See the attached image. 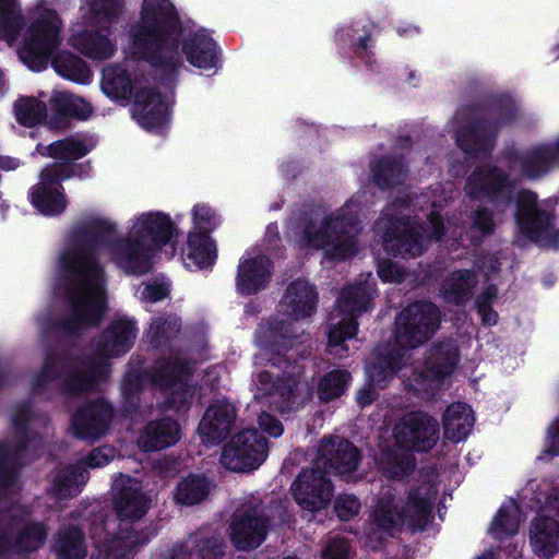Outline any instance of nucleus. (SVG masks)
I'll list each match as a JSON object with an SVG mask.
<instances>
[{"label": "nucleus", "instance_id": "nucleus-1", "mask_svg": "<svg viewBox=\"0 0 559 559\" xmlns=\"http://www.w3.org/2000/svg\"><path fill=\"white\" fill-rule=\"evenodd\" d=\"M128 38L132 59L159 71L158 82L166 90H174L178 83L181 55L203 71L215 73L222 66L219 46L205 28L183 36L182 21L170 0L145 1L139 19L129 27Z\"/></svg>", "mask_w": 559, "mask_h": 559}, {"label": "nucleus", "instance_id": "nucleus-2", "mask_svg": "<svg viewBox=\"0 0 559 559\" xmlns=\"http://www.w3.org/2000/svg\"><path fill=\"white\" fill-rule=\"evenodd\" d=\"M72 239V248L62 252L64 266L100 285L102 289L106 276L97 255L99 247L108 248L116 265L128 275L142 276L153 269L154 248L134 235L118 238L116 224L107 219L90 221L73 231Z\"/></svg>", "mask_w": 559, "mask_h": 559}, {"label": "nucleus", "instance_id": "nucleus-3", "mask_svg": "<svg viewBox=\"0 0 559 559\" xmlns=\"http://www.w3.org/2000/svg\"><path fill=\"white\" fill-rule=\"evenodd\" d=\"M321 209L314 204H302L294 213L293 224L302 233L309 248H322L328 259L344 261L356 254L359 219L347 213L321 219Z\"/></svg>", "mask_w": 559, "mask_h": 559}, {"label": "nucleus", "instance_id": "nucleus-4", "mask_svg": "<svg viewBox=\"0 0 559 559\" xmlns=\"http://www.w3.org/2000/svg\"><path fill=\"white\" fill-rule=\"evenodd\" d=\"M433 502L428 488L415 487L407 492L406 500L400 504L391 493L381 497L373 511L372 523L376 528L369 534L370 542L383 547L386 536L395 537L407 524L412 533L424 532L432 516Z\"/></svg>", "mask_w": 559, "mask_h": 559}, {"label": "nucleus", "instance_id": "nucleus-5", "mask_svg": "<svg viewBox=\"0 0 559 559\" xmlns=\"http://www.w3.org/2000/svg\"><path fill=\"white\" fill-rule=\"evenodd\" d=\"M60 267L70 281L66 288V299L71 314L53 319L50 328L64 336H80L86 328L99 325L107 310L106 292L100 285L88 282L86 276L66 267L62 253Z\"/></svg>", "mask_w": 559, "mask_h": 559}, {"label": "nucleus", "instance_id": "nucleus-6", "mask_svg": "<svg viewBox=\"0 0 559 559\" xmlns=\"http://www.w3.org/2000/svg\"><path fill=\"white\" fill-rule=\"evenodd\" d=\"M255 336L259 346L267 355L269 365L282 371L283 389L293 394L305 371L301 364L304 356L296 348L298 334L294 323L271 317L259 325Z\"/></svg>", "mask_w": 559, "mask_h": 559}, {"label": "nucleus", "instance_id": "nucleus-7", "mask_svg": "<svg viewBox=\"0 0 559 559\" xmlns=\"http://www.w3.org/2000/svg\"><path fill=\"white\" fill-rule=\"evenodd\" d=\"M459 349L451 342H439L429 350L424 364L413 369L405 385L414 396L431 401L436 397L447 377L459 364Z\"/></svg>", "mask_w": 559, "mask_h": 559}, {"label": "nucleus", "instance_id": "nucleus-8", "mask_svg": "<svg viewBox=\"0 0 559 559\" xmlns=\"http://www.w3.org/2000/svg\"><path fill=\"white\" fill-rule=\"evenodd\" d=\"M192 376L190 362L179 356L160 357L150 371L152 383L166 395L165 406L178 414L191 408L194 388L189 380Z\"/></svg>", "mask_w": 559, "mask_h": 559}, {"label": "nucleus", "instance_id": "nucleus-9", "mask_svg": "<svg viewBox=\"0 0 559 559\" xmlns=\"http://www.w3.org/2000/svg\"><path fill=\"white\" fill-rule=\"evenodd\" d=\"M61 22L55 11L41 14L26 28L21 47L20 59L32 70L41 71L57 55L61 45Z\"/></svg>", "mask_w": 559, "mask_h": 559}, {"label": "nucleus", "instance_id": "nucleus-10", "mask_svg": "<svg viewBox=\"0 0 559 559\" xmlns=\"http://www.w3.org/2000/svg\"><path fill=\"white\" fill-rule=\"evenodd\" d=\"M515 223L520 233L539 247L559 249V228L552 211L542 209L537 194L528 189L518 192L515 199Z\"/></svg>", "mask_w": 559, "mask_h": 559}, {"label": "nucleus", "instance_id": "nucleus-11", "mask_svg": "<svg viewBox=\"0 0 559 559\" xmlns=\"http://www.w3.org/2000/svg\"><path fill=\"white\" fill-rule=\"evenodd\" d=\"M441 312L431 301H415L395 318V346L401 350L417 348L428 342L439 329Z\"/></svg>", "mask_w": 559, "mask_h": 559}, {"label": "nucleus", "instance_id": "nucleus-12", "mask_svg": "<svg viewBox=\"0 0 559 559\" xmlns=\"http://www.w3.org/2000/svg\"><path fill=\"white\" fill-rule=\"evenodd\" d=\"M515 190V179L492 163L476 166L465 183V192L471 200H486L500 212L513 204Z\"/></svg>", "mask_w": 559, "mask_h": 559}, {"label": "nucleus", "instance_id": "nucleus-13", "mask_svg": "<svg viewBox=\"0 0 559 559\" xmlns=\"http://www.w3.org/2000/svg\"><path fill=\"white\" fill-rule=\"evenodd\" d=\"M376 227L381 233L383 249L392 257L409 260L425 252V226L415 225L409 216L385 214Z\"/></svg>", "mask_w": 559, "mask_h": 559}, {"label": "nucleus", "instance_id": "nucleus-14", "mask_svg": "<svg viewBox=\"0 0 559 559\" xmlns=\"http://www.w3.org/2000/svg\"><path fill=\"white\" fill-rule=\"evenodd\" d=\"M337 307L344 317L329 330L328 346L330 348L341 347L346 340L357 335V318L372 308L370 288L364 283L344 287L337 298Z\"/></svg>", "mask_w": 559, "mask_h": 559}, {"label": "nucleus", "instance_id": "nucleus-15", "mask_svg": "<svg viewBox=\"0 0 559 559\" xmlns=\"http://www.w3.org/2000/svg\"><path fill=\"white\" fill-rule=\"evenodd\" d=\"M267 438L257 428L237 432L223 448L221 462L233 472L257 469L266 459Z\"/></svg>", "mask_w": 559, "mask_h": 559}, {"label": "nucleus", "instance_id": "nucleus-16", "mask_svg": "<svg viewBox=\"0 0 559 559\" xmlns=\"http://www.w3.org/2000/svg\"><path fill=\"white\" fill-rule=\"evenodd\" d=\"M271 525L272 518L260 503H245L229 524L230 542L239 551L254 550L266 539Z\"/></svg>", "mask_w": 559, "mask_h": 559}, {"label": "nucleus", "instance_id": "nucleus-17", "mask_svg": "<svg viewBox=\"0 0 559 559\" xmlns=\"http://www.w3.org/2000/svg\"><path fill=\"white\" fill-rule=\"evenodd\" d=\"M292 495L301 508L302 519L311 520L314 512L325 509L333 497L334 486L329 473L321 468L302 469L293 481Z\"/></svg>", "mask_w": 559, "mask_h": 559}, {"label": "nucleus", "instance_id": "nucleus-18", "mask_svg": "<svg viewBox=\"0 0 559 559\" xmlns=\"http://www.w3.org/2000/svg\"><path fill=\"white\" fill-rule=\"evenodd\" d=\"M439 432L437 419L423 412H411L395 424L393 437L404 450L428 452L439 440Z\"/></svg>", "mask_w": 559, "mask_h": 559}, {"label": "nucleus", "instance_id": "nucleus-19", "mask_svg": "<svg viewBox=\"0 0 559 559\" xmlns=\"http://www.w3.org/2000/svg\"><path fill=\"white\" fill-rule=\"evenodd\" d=\"M114 416V406L105 397L87 401L71 416L73 436L80 440L96 442L107 435Z\"/></svg>", "mask_w": 559, "mask_h": 559}, {"label": "nucleus", "instance_id": "nucleus-20", "mask_svg": "<svg viewBox=\"0 0 559 559\" xmlns=\"http://www.w3.org/2000/svg\"><path fill=\"white\" fill-rule=\"evenodd\" d=\"M508 158L519 167L524 179L530 181L544 179L559 167V135L554 141L512 153Z\"/></svg>", "mask_w": 559, "mask_h": 559}, {"label": "nucleus", "instance_id": "nucleus-21", "mask_svg": "<svg viewBox=\"0 0 559 559\" xmlns=\"http://www.w3.org/2000/svg\"><path fill=\"white\" fill-rule=\"evenodd\" d=\"M132 234L154 248L155 252L167 246L170 247V257L176 252L178 228L167 213H143L134 224Z\"/></svg>", "mask_w": 559, "mask_h": 559}, {"label": "nucleus", "instance_id": "nucleus-22", "mask_svg": "<svg viewBox=\"0 0 559 559\" xmlns=\"http://www.w3.org/2000/svg\"><path fill=\"white\" fill-rule=\"evenodd\" d=\"M238 411L227 399H214L199 424V433L206 443L219 444L235 428Z\"/></svg>", "mask_w": 559, "mask_h": 559}, {"label": "nucleus", "instance_id": "nucleus-23", "mask_svg": "<svg viewBox=\"0 0 559 559\" xmlns=\"http://www.w3.org/2000/svg\"><path fill=\"white\" fill-rule=\"evenodd\" d=\"M499 131L487 117H476L463 126L456 133L457 146L473 157L491 155Z\"/></svg>", "mask_w": 559, "mask_h": 559}, {"label": "nucleus", "instance_id": "nucleus-24", "mask_svg": "<svg viewBox=\"0 0 559 559\" xmlns=\"http://www.w3.org/2000/svg\"><path fill=\"white\" fill-rule=\"evenodd\" d=\"M133 117L145 130L158 133L170 119L165 96L155 87H143L134 95Z\"/></svg>", "mask_w": 559, "mask_h": 559}, {"label": "nucleus", "instance_id": "nucleus-25", "mask_svg": "<svg viewBox=\"0 0 559 559\" xmlns=\"http://www.w3.org/2000/svg\"><path fill=\"white\" fill-rule=\"evenodd\" d=\"M318 453L326 466L342 476L356 472L361 461L360 450L349 440L338 436L321 439Z\"/></svg>", "mask_w": 559, "mask_h": 559}, {"label": "nucleus", "instance_id": "nucleus-26", "mask_svg": "<svg viewBox=\"0 0 559 559\" xmlns=\"http://www.w3.org/2000/svg\"><path fill=\"white\" fill-rule=\"evenodd\" d=\"M136 335L134 320L127 317L114 319L100 333L96 350L105 357H121L133 347Z\"/></svg>", "mask_w": 559, "mask_h": 559}, {"label": "nucleus", "instance_id": "nucleus-27", "mask_svg": "<svg viewBox=\"0 0 559 559\" xmlns=\"http://www.w3.org/2000/svg\"><path fill=\"white\" fill-rule=\"evenodd\" d=\"M274 263L265 254L240 259L236 288L241 296H252L265 289L273 275Z\"/></svg>", "mask_w": 559, "mask_h": 559}, {"label": "nucleus", "instance_id": "nucleus-28", "mask_svg": "<svg viewBox=\"0 0 559 559\" xmlns=\"http://www.w3.org/2000/svg\"><path fill=\"white\" fill-rule=\"evenodd\" d=\"M112 502L116 514L122 522H134L142 519L150 508V501L141 487L130 477L120 487H117Z\"/></svg>", "mask_w": 559, "mask_h": 559}, {"label": "nucleus", "instance_id": "nucleus-29", "mask_svg": "<svg viewBox=\"0 0 559 559\" xmlns=\"http://www.w3.org/2000/svg\"><path fill=\"white\" fill-rule=\"evenodd\" d=\"M318 301L316 286L300 278L290 282L283 296L287 313L296 321L312 316L317 311Z\"/></svg>", "mask_w": 559, "mask_h": 559}, {"label": "nucleus", "instance_id": "nucleus-30", "mask_svg": "<svg viewBox=\"0 0 559 559\" xmlns=\"http://www.w3.org/2000/svg\"><path fill=\"white\" fill-rule=\"evenodd\" d=\"M181 438L179 423L171 417H162L148 421L141 435L144 451L154 452L176 444Z\"/></svg>", "mask_w": 559, "mask_h": 559}, {"label": "nucleus", "instance_id": "nucleus-31", "mask_svg": "<svg viewBox=\"0 0 559 559\" xmlns=\"http://www.w3.org/2000/svg\"><path fill=\"white\" fill-rule=\"evenodd\" d=\"M403 357L404 354L396 346L378 348L372 361L366 367L368 380L379 389L386 388L388 383L401 370Z\"/></svg>", "mask_w": 559, "mask_h": 559}, {"label": "nucleus", "instance_id": "nucleus-32", "mask_svg": "<svg viewBox=\"0 0 559 559\" xmlns=\"http://www.w3.org/2000/svg\"><path fill=\"white\" fill-rule=\"evenodd\" d=\"M530 542L539 557H554L559 551V522L546 515L534 518L530 528Z\"/></svg>", "mask_w": 559, "mask_h": 559}, {"label": "nucleus", "instance_id": "nucleus-33", "mask_svg": "<svg viewBox=\"0 0 559 559\" xmlns=\"http://www.w3.org/2000/svg\"><path fill=\"white\" fill-rule=\"evenodd\" d=\"M182 259L189 269L203 270L213 266L217 259L215 240L207 234L190 231L182 250Z\"/></svg>", "mask_w": 559, "mask_h": 559}, {"label": "nucleus", "instance_id": "nucleus-34", "mask_svg": "<svg viewBox=\"0 0 559 559\" xmlns=\"http://www.w3.org/2000/svg\"><path fill=\"white\" fill-rule=\"evenodd\" d=\"M408 165L402 155H385L371 165L373 182L382 190L403 185L408 177Z\"/></svg>", "mask_w": 559, "mask_h": 559}, {"label": "nucleus", "instance_id": "nucleus-35", "mask_svg": "<svg viewBox=\"0 0 559 559\" xmlns=\"http://www.w3.org/2000/svg\"><path fill=\"white\" fill-rule=\"evenodd\" d=\"M31 204L45 216H59L68 205L64 188L38 182L29 189Z\"/></svg>", "mask_w": 559, "mask_h": 559}, {"label": "nucleus", "instance_id": "nucleus-36", "mask_svg": "<svg viewBox=\"0 0 559 559\" xmlns=\"http://www.w3.org/2000/svg\"><path fill=\"white\" fill-rule=\"evenodd\" d=\"M71 43L83 56L93 60H107L116 51V45L111 39L107 35L94 29H84L73 35Z\"/></svg>", "mask_w": 559, "mask_h": 559}, {"label": "nucleus", "instance_id": "nucleus-37", "mask_svg": "<svg viewBox=\"0 0 559 559\" xmlns=\"http://www.w3.org/2000/svg\"><path fill=\"white\" fill-rule=\"evenodd\" d=\"M52 550L56 559H85L87 547L83 531L75 525L60 528L55 535Z\"/></svg>", "mask_w": 559, "mask_h": 559}, {"label": "nucleus", "instance_id": "nucleus-38", "mask_svg": "<svg viewBox=\"0 0 559 559\" xmlns=\"http://www.w3.org/2000/svg\"><path fill=\"white\" fill-rule=\"evenodd\" d=\"M473 421L471 409L465 403H452L442 416L444 436L452 442H460L469 435Z\"/></svg>", "mask_w": 559, "mask_h": 559}, {"label": "nucleus", "instance_id": "nucleus-39", "mask_svg": "<svg viewBox=\"0 0 559 559\" xmlns=\"http://www.w3.org/2000/svg\"><path fill=\"white\" fill-rule=\"evenodd\" d=\"M95 144L90 139L78 135H69L51 142L47 146V155L56 160L75 163L93 151Z\"/></svg>", "mask_w": 559, "mask_h": 559}, {"label": "nucleus", "instance_id": "nucleus-40", "mask_svg": "<svg viewBox=\"0 0 559 559\" xmlns=\"http://www.w3.org/2000/svg\"><path fill=\"white\" fill-rule=\"evenodd\" d=\"M210 493V483L204 475L189 474L176 485L174 500L177 504L191 507L204 501Z\"/></svg>", "mask_w": 559, "mask_h": 559}, {"label": "nucleus", "instance_id": "nucleus-41", "mask_svg": "<svg viewBox=\"0 0 559 559\" xmlns=\"http://www.w3.org/2000/svg\"><path fill=\"white\" fill-rule=\"evenodd\" d=\"M473 275L468 270L452 272L441 284L443 299L455 306H464L472 297Z\"/></svg>", "mask_w": 559, "mask_h": 559}, {"label": "nucleus", "instance_id": "nucleus-42", "mask_svg": "<svg viewBox=\"0 0 559 559\" xmlns=\"http://www.w3.org/2000/svg\"><path fill=\"white\" fill-rule=\"evenodd\" d=\"M48 527L44 522H26L13 537L14 552L26 555L38 551L46 543Z\"/></svg>", "mask_w": 559, "mask_h": 559}, {"label": "nucleus", "instance_id": "nucleus-43", "mask_svg": "<svg viewBox=\"0 0 559 559\" xmlns=\"http://www.w3.org/2000/svg\"><path fill=\"white\" fill-rule=\"evenodd\" d=\"M25 27L19 0H0V39L13 44Z\"/></svg>", "mask_w": 559, "mask_h": 559}, {"label": "nucleus", "instance_id": "nucleus-44", "mask_svg": "<svg viewBox=\"0 0 559 559\" xmlns=\"http://www.w3.org/2000/svg\"><path fill=\"white\" fill-rule=\"evenodd\" d=\"M55 71L62 78L76 83H87L92 78L88 64L70 51H60L52 58Z\"/></svg>", "mask_w": 559, "mask_h": 559}, {"label": "nucleus", "instance_id": "nucleus-45", "mask_svg": "<svg viewBox=\"0 0 559 559\" xmlns=\"http://www.w3.org/2000/svg\"><path fill=\"white\" fill-rule=\"evenodd\" d=\"M88 479V472L78 465H69L59 471L51 485L52 493L59 499L73 497L80 492L79 487L85 485Z\"/></svg>", "mask_w": 559, "mask_h": 559}, {"label": "nucleus", "instance_id": "nucleus-46", "mask_svg": "<svg viewBox=\"0 0 559 559\" xmlns=\"http://www.w3.org/2000/svg\"><path fill=\"white\" fill-rule=\"evenodd\" d=\"M91 169L90 163H66L63 160L55 162L47 165L40 171L41 182L60 188L63 187L62 182L73 177L83 178L88 175Z\"/></svg>", "mask_w": 559, "mask_h": 559}, {"label": "nucleus", "instance_id": "nucleus-47", "mask_svg": "<svg viewBox=\"0 0 559 559\" xmlns=\"http://www.w3.org/2000/svg\"><path fill=\"white\" fill-rule=\"evenodd\" d=\"M181 331V320L175 314H160L152 320L148 330L150 344L154 348L166 347Z\"/></svg>", "mask_w": 559, "mask_h": 559}, {"label": "nucleus", "instance_id": "nucleus-48", "mask_svg": "<svg viewBox=\"0 0 559 559\" xmlns=\"http://www.w3.org/2000/svg\"><path fill=\"white\" fill-rule=\"evenodd\" d=\"M409 452L413 451L404 450L396 444L386 447L380 455L382 469L394 478L409 475L415 468V461Z\"/></svg>", "mask_w": 559, "mask_h": 559}, {"label": "nucleus", "instance_id": "nucleus-49", "mask_svg": "<svg viewBox=\"0 0 559 559\" xmlns=\"http://www.w3.org/2000/svg\"><path fill=\"white\" fill-rule=\"evenodd\" d=\"M352 381V374L345 369H333L320 378L317 386L318 399L329 403L341 397Z\"/></svg>", "mask_w": 559, "mask_h": 559}, {"label": "nucleus", "instance_id": "nucleus-50", "mask_svg": "<svg viewBox=\"0 0 559 559\" xmlns=\"http://www.w3.org/2000/svg\"><path fill=\"white\" fill-rule=\"evenodd\" d=\"M17 122L26 128L44 123L47 119V106L36 97H21L14 103Z\"/></svg>", "mask_w": 559, "mask_h": 559}, {"label": "nucleus", "instance_id": "nucleus-51", "mask_svg": "<svg viewBox=\"0 0 559 559\" xmlns=\"http://www.w3.org/2000/svg\"><path fill=\"white\" fill-rule=\"evenodd\" d=\"M496 221L493 210L486 205H478L469 214V230L472 233V242L479 245L483 240L496 231Z\"/></svg>", "mask_w": 559, "mask_h": 559}, {"label": "nucleus", "instance_id": "nucleus-52", "mask_svg": "<svg viewBox=\"0 0 559 559\" xmlns=\"http://www.w3.org/2000/svg\"><path fill=\"white\" fill-rule=\"evenodd\" d=\"M70 360V356L66 353L55 355L52 352H49L45 358L41 370L34 379L32 390L35 392L39 389H44L49 382L58 380L69 366Z\"/></svg>", "mask_w": 559, "mask_h": 559}, {"label": "nucleus", "instance_id": "nucleus-53", "mask_svg": "<svg viewBox=\"0 0 559 559\" xmlns=\"http://www.w3.org/2000/svg\"><path fill=\"white\" fill-rule=\"evenodd\" d=\"M490 532L495 538L502 540L519 532L518 506L515 502L501 506L491 522Z\"/></svg>", "mask_w": 559, "mask_h": 559}, {"label": "nucleus", "instance_id": "nucleus-54", "mask_svg": "<svg viewBox=\"0 0 559 559\" xmlns=\"http://www.w3.org/2000/svg\"><path fill=\"white\" fill-rule=\"evenodd\" d=\"M104 90L115 98L128 99L133 94V82L126 69L111 68L105 72Z\"/></svg>", "mask_w": 559, "mask_h": 559}, {"label": "nucleus", "instance_id": "nucleus-55", "mask_svg": "<svg viewBox=\"0 0 559 559\" xmlns=\"http://www.w3.org/2000/svg\"><path fill=\"white\" fill-rule=\"evenodd\" d=\"M61 392L67 396H80L93 391V386L84 369L73 368L61 381Z\"/></svg>", "mask_w": 559, "mask_h": 559}, {"label": "nucleus", "instance_id": "nucleus-56", "mask_svg": "<svg viewBox=\"0 0 559 559\" xmlns=\"http://www.w3.org/2000/svg\"><path fill=\"white\" fill-rule=\"evenodd\" d=\"M490 107L495 112L492 123L497 126V130L500 128L512 124L518 117V110L514 102L507 96H498L491 100Z\"/></svg>", "mask_w": 559, "mask_h": 559}, {"label": "nucleus", "instance_id": "nucleus-57", "mask_svg": "<svg viewBox=\"0 0 559 559\" xmlns=\"http://www.w3.org/2000/svg\"><path fill=\"white\" fill-rule=\"evenodd\" d=\"M193 223L197 233L210 235L219 224V219L211 206L198 204L193 207Z\"/></svg>", "mask_w": 559, "mask_h": 559}, {"label": "nucleus", "instance_id": "nucleus-58", "mask_svg": "<svg viewBox=\"0 0 559 559\" xmlns=\"http://www.w3.org/2000/svg\"><path fill=\"white\" fill-rule=\"evenodd\" d=\"M123 0H92L91 10L102 21L114 22L122 12Z\"/></svg>", "mask_w": 559, "mask_h": 559}, {"label": "nucleus", "instance_id": "nucleus-59", "mask_svg": "<svg viewBox=\"0 0 559 559\" xmlns=\"http://www.w3.org/2000/svg\"><path fill=\"white\" fill-rule=\"evenodd\" d=\"M361 508L359 499L353 493L340 495L334 502V511L341 521H349L355 518Z\"/></svg>", "mask_w": 559, "mask_h": 559}, {"label": "nucleus", "instance_id": "nucleus-60", "mask_svg": "<svg viewBox=\"0 0 559 559\" xmlns=\"http://www.w3.org/2000/svg\"><path fill=\"white\" fill-rule=\"evenodd\" d=\"M72 97L59 93L50 98V106L52 110L50 124L53 127H63L69 120V111Z\"/></svg>", "mask_w": 559, "mask_h": 559}, {"label": "nucleus", "instance_id": "nucleus-61", "mask_svg": "<svg viewBox=\"0 0 559 559\" xmlns=\"http://www.w3.org/2000/svg\"><path fill=\"white\" fill-rule=\"evenodd\" d=\"M225 547L217 537L201 538L197 544V554L200 559H221L225 556Z\"/></svg>", "mask_w": 559, "mask_h": 559}, {"label": "nucleus", "instance_id": "nucleus-62", "mask_svg": "<svg viewBox=\"0 0 559 559\" xmlns=\"http://www.w3.org/2000/svg\"><path fill=\"white\" fill-rule=\"evenodd\" d=\"M11 455V449L4 442H0V488L3 489L12 487L16 477L15 471L8 466Z\"/></svg>", "mask_w": 559, "mask_h": 559}, {"label": "nucleus", "instance_id": "nucleus-63", "mask_svg": "<svg viewBox=\"0 0 559 559\" xmlns=\"http://www.w3.org/2000/svg\"><path fill=\"white\" fill-rule=\"evenodd\" d=\"M350 546L345 537L330 539L322 549V559H348Z\"/></svg>", "mask_w": 559, "mask_h": 559}, {"label": "nucleus", "instance_id": "nucleus-64", "mask_svg": "<svg viewBox=\"0 0 559 559\" xmlns=\"http://www.w3.org/2000/svg\"><path fill=\"white\" fill-rule=\"evenodd\" d=\"M82 365L85 366L84 370L93 389H95L99 382L106 381L109 377L110 364L107 361L83 360Z\"/></svg>", "mask_w": 559, "mask_h": 559}]
</instances>
